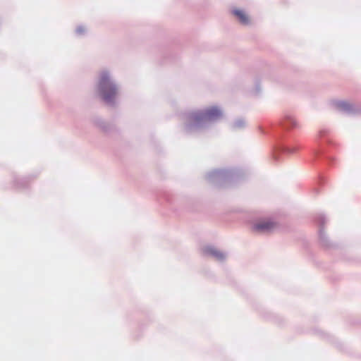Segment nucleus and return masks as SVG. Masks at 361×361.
<instances>
[{
	"label": "nucleus",
	"mask_w": 361,
	"mask_h": 361,
	"mask_svg": "<svg viewBox=\"0 0 361 361\" xmlns=\"http://www.w3.org/2000/svg\"><path fill=\"white\" fill-rule=\"evenodd\" d=\"M99 90L102 98L106 102H111L117 94L116 86L110 81L107 73L101 75L99 82Z\"/></svg>",
	"instance_id": "1"
},
{
	"label": "nucleus",
	"mask_w": 361,
	"mask_h": 361,
	"mask_svg": "<svg viewBox=\"0 0 361 361\" xmlns=\"http://www.w3.org/2000/svg\"><path fill=\"white\" fill-rule=\"evenodd\" d=\"M202 252L204 256L212 257L219 261L223 260L225 258V255L222 252L210 245L204 247L202 249Z\"/></svg>",
	"instance_id": "2"
},
{
	"label": "nucleus",
	"mask_w": 361,
	"mask_h": 361,
	"mask_svg": "<svg viewBox=\"0 0 361 361\" xmlns=\"http://www.w3.org/2000/svg\"><path fill=\"white\" fill-rule=\"evenodd\" d=\"M221 111L216 107H211L207 109L204 114L202 118L205 120L212 121L219 118L221 116Z\"/></svg>",
	"instance_id": "3"
},
{
	"label": "nucleus",
	"mask_w": 361,
	"mask_h": 361,
	"mask_svg": "<svg viewBox=\"0 0 361 361\" xmlns=\"http://www.w3.org/2000/svg\"><path fill=\"white\" fill-rule=\"evenodd\" d=\"M232 13L238 18L241 23L245 25L249 23V17L244 11L235 8L232 11Z\"/></svg>",
	"instance_id": "4"
},
{
	"label": "nucleus",
	"mask_w": 361,
	"mask_h": 361,
	"mask_svg": "<svg viewBox=\"0 0 361 361\" xmlns=\"http://www.w3.org/2000/svg\"><path fill=\"white\" fill-rule=\"evenodd\" d=\"M257 228V230L259 231L261 230H263L264 228H267V227H262V226H260V227H256Z\"/></svg>",
	"instance_id": "5"
}]
</instances>
